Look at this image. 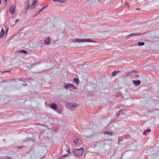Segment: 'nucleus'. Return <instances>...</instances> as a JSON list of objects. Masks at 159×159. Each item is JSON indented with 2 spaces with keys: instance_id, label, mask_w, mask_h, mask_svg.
I'll return each instance as SVG.
<instances>
[{
  "instance_id": "1",
  "label": "nucleus",
  "mask_w": 159,
  "mask_h": 159,
  "mask_svg": "<svg viewBox=\"0 0 159 159\" xmlns=\"http://www.w3.org/2000/svg\"><path fill=\"white\" fill-rule=\"evenodd\" d=\"M72 152L73 154L77 157L81 156L84 152V148H81L79 149L75 148L73 149Z\"/></svg>"
},
{
  "instance_id": "2",
  "label": "nucleus",
  "mask_w": 159,
  "mask_h": 159,
  "mask_svg": "<svg viewBox=\"0 0 159 159\" xmlns=\"http://www.w3.org/2000/svg\"><path fill=\"white\" fill-rule=\"evenodd\" d=\"M63 87L66 89H68L70 90H71L72 89H77L74 85L71 84L65 83Z\"/></svg>"
},
{
  "instance_id": "3",
  "label": "nucleus",
  "mask_w": 159,
  "mask_h": 159,
  "mask_svg": "<svg viewBox=\"0 0 159 159\" xmlns=\"http://www.w3.org/2000/svg\"><path fill=\"white\" fill-rule=\"evenodd\" d=\"M74 42H77L78 43L83 42H94V41H93L91 40L90 39H75V41H73Z\"/></svg>"
},
{
  "instance_id": "4",
  "label": "nucleus",
  "mask_w": 159,
  "mask_h": 159,
  "mask_svg": "<svg viewBox=\"0 0 159 159\" xmlns=\"http://www.w3.org/2000/svg\"><path fill=\"white\" fill-rule=\"evenodd\" d=\"M9 11L11 14H13L15 11V6L14 5L11 6L9 9Z\"/></svg>"
},
{
  "instance_id": "5",
  "label": "nucleus",
  "mask_w": 159,
  "mask_h": 159,
  "mask_svg": "<svg viewBox=\"0 0 159 159\" xmlns=\"http://www.w3.org/2000/svg\"><path fill=\"white\" fill-rule=\"evenodd\" d=\"M33 2L30 6L31 9H34L35 8L36 6L35 5L38 2L37 0H33Z\"/></svg>"
},
{
  "instance_id": "6",
  "label": "nucleus",
  "mask_w": 159,
  "mask_h": 159,
  "mask_svg": "<svg viewBox=\"0 0 159 159\" xmlns=\"http://www.w3.org/2000/svg\"><path fill=\"white\" fill-rule=\"evenodd\" d=\"M50 107L52 109L56 110L57 108V104L54 103H52L51 104Z\"/></svg>"
},
{
  "instance_id": "7",
  "label": "nucleus",
  "mask_w": 159,
  "mask_h": 159,
  "mask_svg": "<svg viewBox=\"0 0 159 159\" xmlns=\"http://www.w3.org/2000/svg\"><path fill=\"white\" fill-rule=\"evenodd\" d=\"M133 83L134 84L135 86H137L140 84L141 83V81L140 80H133Z\"/></svg>"
},
{
  "instance_id": "8",
  "label": "nucleus",
  "mask_w": 159,
  "mask_h": 159,
  "mask_svg": "<svg viewBox=\"0 0 159 159\" xmlns=\"http://www.w3.org/2000/svg\"><path fill=\"white\" fill-rule=\"evenodd\" d=\"M141 34H142L139 33H133V34H129V35H127L126 36V37H128V38H129L130 36H134L140 35Z\"/></svg>"
},
{
  "instance_id": "9",
  "label": "nucleus",
  "mask_w": 159,
  "mask_h": 159,
  "mask_svg": "<svg viewBox=\"0 0 159 159\" xmlns=\"http://www.w3.org/2000/svg\"><path fill=\"white\" fill-rule=\"evenodd\" d=\"M45 43L46 44L48 45L51 43L50 39L48 37L45 41Z\"/></svg>"
},
{
  "instance_id": "10",
  "label": "nucleus",
  "mask_w": 159,
  "mask_h": 159,
  "mask_svg": "<svg viewBox=\"0 0 159 159\" xmlns=\"http://www.w3.org/2000/svg\"><path fill=\"white\" fill-rule=\"evenodd\" d=\"M70 106L73 109H74L78 107V105L76 103H71L70 104Z\"/></svg>"
},
{
  "instance_id": "11",
  "label": "nucleus",
  "mask_w": 159,
  "mask_h": 159,
  "mask_svg": "<svg viewBox=\"0 0 159 159\" xmlns=\"http://www.w3.org/2000/svg\"><path fill=\"white\" fill-rule=\"evenodd\" d=\"M5 33V32L3 28H2L1 31L0 32V38H2L3 37Z\"/></svg>"
},
{
  "instance_id": "12",
  "label": "nucleus",
  "mask_w": 159,
  "mask_h": 159,
  "mask_svg": "<svg viewBox=\"0 0 159 159\" xmlns=\"http://www.w3.org/2000/svg\"><path fill=\"white\" fill-rule=\"evenodd\" d=\"M137 73V71L136 70H132L130 71H128L127 72V74L128 75H132V74H135Z\"/></svg>"
},
{
  "instance_id": "13",
  "label": "nucleus",
  "mask_w": 159,
  "mask_h": 159,
  "mask_svg": "<svg viewBox=\"0 0 159 159\" xmlns=\"http://www.w3.org/2000/svg\"><path fill=\"white\" fill-rule=\"evenodd\" d=\"M104 134H108L110 135H112V133L111 131H104L103 132Z\"/></svg>"
},
{
  "instance_id": "14",
  "label": "nucleus",
  "mask_w": 159,
  "mask_h": 159,
  "mask_svg": "<svg viewBox=\"0 0 159 159\" xmlns=\"http://www.w3.org/2000/svg\"><path fill=\"white\" fill-rule=\"evenodd\" d=\"M16 52H18L19 53H24V54H25V53H27V51L24 50H18V51H16Z\"/></svg>"
},
{
  "instance_id": "15",
  "label": "nucleus",
  "mask_w": 159,
  "mask_h": 159,
  "mask_svg": "<svg viewBox=\"0 0 159 159\" xmlns=\"http://www.w3.org/2000/svg\"><path fill=\"white\" fill-rule=\"evenodd\" d=\"M74 82L77 85H78L80 83L79 79L75 78H74Z\"/></svg>"
},
{
  "instance_id": "16",
  "label": "nucleus",
  "mask_w": 159,
  "mask_h": 159,
  "mask_svg": "<svg viewBox=\"0 0 159 159\" xmlns=\"http://www.w3.org/2000/svg\"><path fill=\"white\" fill-rule=\"evenodd\" d=\"M123 111L122 110H119V111L117 112V113L116 114V116L117 117H118L120 116L121 113L122 114H123Z\"/></svg>"
},
{
  "instance_id": "17",
  "label": "nucleus",
  "mask_w": 159,
  "mask_h": 159,
  "mask_svg": "<svg viewBox=\"0 0 159 159\" xmlns=\"http://www.w3.org/2000/svg\"><path fill=\"white\" fill-rule=\"evenodd\" d=\"M145 44V43L144 42H139L138 43V45L139 46H142L144 45Z\"/></svg>"
},
{
  "instance_id": "18",
  "label": "nucleus",
  "mask_w": 159,
  "mask_h": 159,
  "mask_svg": "<svg viewBox=\"0 0 159 159\" xmlns=\"http://www.w3.org/2000/svg\"><path fill=\"white\" fill-rule=\"evenodd\" d=\"M78 137H75V139L74 140L73 142L75 144H76L78 142Z\"/></svg>"
},
{
  "instance_id": "19",
  "label": "nucleus",
  "mask_w": 159,
  "mask_h": 159,
  "mask_svg": "<svg viewBox=\"0 0 159 159\" xmlns=\"http://www.w3.org/2000/svg\"><path fill=\"white\" fill-rule=\"evenodd\" d=\"M123 138L122 137H119L118 138V143L119 144V142L122 141L123 140Z\"/></svg>"
},
{
  "instance_id": "20",
  "label": "nucleus",
  "mask_w": 159,
  "mask_h": 159,
  "mask_svg": "<svg viewBox=\"0 0 159 159\" xmlns=\"http://www.w3.org/2000/svg\"><path fill=\"white\" fill-rule=\"evenodd\" d=\"M69 155L68 154H66L63 155V156L61 157L62 158H65V157H67V156H68ZM61 157H60L59 159H60Z\"/></svg>"
},
{
  "instance_id": "21",
  "label": "nucleus",
  "mask_w": 159,
  "mask_h": 159,
  "mask_svg": "<svg viewBox=\"0 0 159 159\" xmlns=\"http://www.w3.org/2000/svg\"><path fill=\"white\" fill-rule=\"evenodd\" d=\"M116 73H117V72H116V71H114L112 73V76H115L116 75Z\"/></svg>"
},
{
  "instance_id": "22",
  "label": "nucleus",
  "mask_w": 159,
  "mask_h": 159,
  "mask_svg": "<svg viewBox=\"0 0 159 159\" xmlns=\"http://www.w3.org/2000/svg\"><path fill=\"white\" fill-rule=\"evenodd\" d=\"M66 0H59V2L60 3L65 2Z\"/></svg>"
},
{
  "instance_id": "23",
  "label": "nucleus",
  "mask_w": 159,
  "mask_h": 159,
  "mask_svg": "<svg viewBox=\"0 0 159 159\" xmlns=\"http://www.w3.org/2000/svg\"><path fill=\"white\" fill-rule=\"evenodd\" d=\"M146 132L149 133L151 132V129H147L146 130H145Z\"/></svg>"
},
{
  "instance_id": "24",
  "label": "nucleus",
  "mask_w": 159,
  "mask_h": 159,
  "mask_svg": "<svg viewBox=\"0 0 159 159\" xmlns=\"http://www.w3.org/2000/svg\"><path fill=\"white\" fill-rule=\"evenodd\" d=\"M48 6L43 7L41 9V11H42L44 9H45Z\"/></svg>"
},
{
  "instance_id": "25",
  "label": "nucleus",
  "mask_w": 159,
  "mask_h": 159,
  "mask_svg": "<svg viewBox=\"0 0 159 159\" xmlns=\"http://www.w3.org/2000/svg\"><path fill=\"white\" fill-rule=\"evenodd\" d=\"M67 152L70 153V148H68V149L66 151Z\"/></svg>"
},
{
  "instance_id": "26",
  "label": "nucleus",
  "mask_w": 159,
  "mask_h": 159,
  "mask_svg": "<svg viewBox=\"0 0 159 159\" xmlns=\"http://www.w3.org/2000/svg\"><path fill=\"white\" fill-rule=\"evenodd\" d=\"M6 159H11V158H12V157H9V156L6 157Z\"/></svg>"
},
{
  "instance_id": "27",
  "label": "nucleus",
  "mask_w": 159,
  "mask_h": 159,
  "mask_svg": "<svg viewBox=\"0 0 159 159\" xmlns=\"http://www.w3.org/2000/svg\"><path fill=\"white\" fill-rule=\"evenodd\" d=\"M146 131L145 130L144 131H143V135H144V134L146 135Z\"/></svg>"
},
{
  "instance_id": "28",
  "label": "nucleus",
  "mask_w": 159,
  "mask_h": 159,
  "mask_svg": "<svg viewBox=\"0 0 159 159\" xmlns=\"http://www.w3.org/2000/svg\"><path fill=\"white\" fill-rule=\"evenodd\" d=\"M11 72V70H9L5 71H4L3 72L4 73H5V72L9 73V72Z\"/></svg>"
},
{
  "instance_id": "29",
  "label": "nucleus",
  "mask_w": 159,
  "mask_h": 159,
  "mask_svg": "<svg viewBox=\"0 0 159 159\" xmlns=\"http://www.w3.org/2000/svg\"><path fill=\"white\" fill-rule=\"evenodd\" d=\"M8 30H9V28H7L6 29V32H8Z\"/></svg>"
},
{
  "instance_id": "30",
  "label": "nucleus",
  "mask_w": 159,
  "mask_h": 159,
  "mask_svg": "<svg viewBox=\"0 0 159 159\" xmlns=\"http://www.w3.org/2000/svg\"><path fill=\"white\" fill-rule=\"evenodd\" d=\"M19 20H20L19 19H17L16 20V22H18Z\"/></svg>"
},
{
  "instance_id": "31",
  "label": "nucleus",
  "mask_w": 159,
  "mask_h": 159,
  "mask_svg": "<svg viewBox=\"0 0 159 159\" xmlns=\"http://www.w3.org/2000/svg\"><path fill=\"white\" fill-rule=\"evenodd\" d=\"M41 11H41V9H40V10L38 11V12L37 14H39V13H40Z\"/></svg>"
},
{
  "instance_id": "32",
  "label": "nucleus",
  "mask_w": 159,
  "mask_h": 159,
  "mask_svg": "<svg viewBox=\"0 0 159 159\" xmlns=\"http://www.w3.org/2000/svg\"><path fill=\"white\" fill-rule=\"evenodd\" d=\"M52 0L54 1V2H59V0Z\"/></svg>"
},
{
  "instance_id": "33",
  "label": "nucleus",
  "mask_w": 159,
  "mask_h": 159,
  "mask_svg": "<svg viewBox=\"0 0 159 159\" xmlns=\"http://www.w3.org/2000/svg\"><path fill=\"white\" fill-rule=\"evenodd\" d=\"M125 5H128V6H129V3H128V2H126L125 4Z\"/></svg>"
},
{
  "instance_id": "34",
  "label": "nucleus",
  "mask_w": 159,
  "mask_h": 159,
  "mask_svg": "<svg viewBox=\"0 0 159 159\" xmlns=\"http://www.w3.org/2000/svg\"><path fill=\"white\" fill-rule=\"evenodd\" d=\"M135 77H139V76L138 75H135Z\"/></svg>"
},
{
  "instance_id": "35",
  "label": "nucleus",
  "mask_w": 159,
  "mask_h": 159,
  "mask_svg": "<svg viewBox=\"0 0 159 159\" xmlns=\"http://www.w3.org/2000/svg\"><path fill=\"white\" fill-rule=\"evenodd\" d=\"M4 2H6V3H7V0H4ZM7 4V3H6V4Z\"/></svg>"
},
{
  "instance_id": "36",
  "label": "nucleus",
  "mask_w": 159,
  "mask_h": 159,
  "mask_svg": "<svg viewBox=\"0 0 159 159\" xmlns=\"http://www.w3.org/2000/svg\"><path fill=\"white\" fill-rule=\"evenodd\" d=\"M38 14H37H37H36L34 16H37V15Z\"/></svg>"
},
{
  "instance_id": "37",
  "label": "nucleus",
  "mask_w": 159,
  "mask_h": 159,
  "mask_svg": "<svg viewBox=\"0 0 159 159\" xmlns=\"http://www.w3.org/2000/svg\"><path fill=\"white\" fill-rule=\"evenodd\" d=\"M7 32H5V35H7Z\"/></svg>"
},
{
  "instance_id": "38",
  "label": "nucleus",
  "mask_w": 159,
  "mask_h": 159,
  "mask_svg": "<svg viewBox=\"0 0 159 159\" xmlns=\"http://www.w3.org/2000/svg\"><path fill=\"white\" fill-rule=\"evenodd\" d=\"M23 79V78H21V79L20 80V81H21V80H22L23 81V80H22Z\"/></svg>"
},
{
  "instance_id": "39",
  "label": "nucleus",
  "mask_w": 159,
  "mask_h": 159,
  "mask_svg": "<svg viewBox=\"0 0 159 159\" xmlns=\"http://www.w3.org/2000/svg\"><path fill=\"white\" fill-rule=\"evenodd\" d=\"M116 72H117V73L119 72L120 71H116Z\"/></svg>"
},
{
  "instance_id": "40",
  "label": "nucleus",
  "mask_w": 159,
  "mask_h": 159,
  "mask_svg": "<svg viewBox=\"0 0 159 159\" xmlns=\"http://www.w3.org/2000/svg\"><path fill=\"white\" fill-rule=\"evenodd\" d=\"M65 146H66V147H67V145H65Z\"/></svg>"
},
{
  "instance_id": "41",
  "label": "nucleus",
  "mask_w": 159,
  "mask_h": 159,
  "mask_svg": "<svg viewBox=\"0 0 159 159\" xmlns=\"http://www.w3.org/2000/svg\"><path fill=\"white\" fill-rule=\"evenodd\" d=\"M24 85V86H25V85H27V84H25V85L23 84V85Z\"/></svg>"
},
{
  "instance_id": "42",
  "label": "nucleus",
  "mask_w": 159,
  "mask_h": 159,
  "mask_svg": "<svg viewBox=\"0 0 159 159\" xmlns=\"http://www.w3.org/2000/svg\"><path fill=\"white\" fill-rule=\"evenodd\" d=\"M1 4V1L0 0V5Z\"/></svg>"
},
{
  "instance_id": "43",
  "label": "nucleus",
  "mask_w": 159,
  "mask_h": 159,
  "mask_svg": "<svg viewBox=\"0 0 159 159\" xmlns=\"http://www.w3.org/2000/svg\"><path fill=\"white\" fill-rule=\"evenodd\" d=\"M21 148L20 147L18 148Z\"/></svg>"
}]
</instances>
